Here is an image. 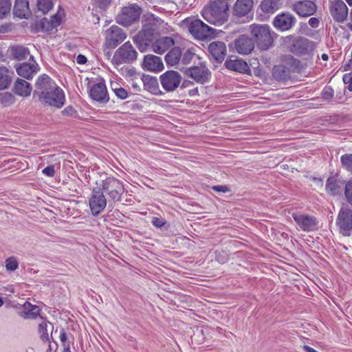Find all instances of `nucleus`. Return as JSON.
Segmentation results:
<instances>
[{"label":"nucleus","mask_w":352,"mask_h":352,"mask_svg":"<svg viewBox=\"0 0 352 352\" xmlns=\"http://www.w3.org/2000/svg\"><path fill=\"white\" fill-rule=\"evenodd\" d=\"M55 23H32L31 29L34 32H51L54 28H55L54 26Z\"/></svg>","instance_id":"473e14b6"},{"label":"nucleus","mask_w":352,"mask_h":352,"mask_svg":"<svg viewBox=\"0 0 352 352\" xmlns=\"http://www.w3.org/2000/svg\"><path fill=\"white\" fill-rule=\"evenodd\" d=\"M182 22H199V23H201L203 22L201 20L199 19H195V18H186L185 19H184Z\"/></svg>","instance_id":"13d9d810"},{"label":"nucleus","mask_w":352,"mask_h":352,"mask_svg":"<svg viewBox=\"0 0 352 352\" xmlns=\"http://www.w3.org/2000/svg\"><path fill=\"white\" fill-rule=\"evenodd\" d=\"M107 47L115 48L126 38V34L117 25H112L105 32Z\"/></svg>","instance_id":"f8f14e48"},{"label":"nucleus","mask_w":352,"mask_h":352,"mask_svg":"<svg viewBox=\"0 0 352 352\" xmlns=\"http://www.w3.org/2000/svg\"><path fill=\"white\" fill-rule=\"evenodd\" d=\"M113 85H114L113 83H111V87L118 98H119L120 99L124 100L128 97V93L124 89H123L122 87L114 88Z\"/></svg>","instance_id":"58836bf2"},{"label":"nucleus","mask_w":352,"mask_h":352,"mask_svg":"<svg viewBox=\"0 0 352 352\" xmlns=\"http://www.w3.org/2000/svg\"><path fill=\"white\" fill-rule=\"evenodd\" d=\"M189 31L197 40H211L218 36L221 31L209 27L206 23H190Z\"/></svg>","instance_id":"7ed1b4c3"},{"label":"nucleus","mask_w":352,"mask_h":352,"mask_svg":"<svg viewBox=\"0 0 352 352\" xmlns=\"http://www.w3.org/2000/svg\"><path fill=\"white\" fill-rule=\"evenodd\" d=\"M52 8L53 3L51 0H37L36 10L34 11L36 18L42 17L51 10Z\"/></svg>","instance_id":"bb28decb"},{"label":"nucleus","mask_w":352,"mask_h":352,"mask_svg":"<svg viewBox=\"0 0 352 352\" xmlns=\"http://www.w3.org/2000/svg\"><path fill=\"white\" fill-rule=\"evenodd\" d=\"M12 82V77L6 67H0V90L6 89Z\"/></svg>","instance_id":"c85d7f7f"},{"label":"nucleus","mask_w":352,"mask_h":352,"mask_svg":"<svg viewBox=\"0 0 352 352\" xmlns=\"http://www.w3.org/2000/svg\"><path fill=\"white\" fill-rule=\"evenodd\" d=\"M195 52L193 48L188 49L184 54L182 62L183 64L186 65L190 63L192 58L195 56Z\"/></svg>","instance_id":"a19ab883"},{"label":"nucleus","mask_w":352,"mask_h":352,"mask_svg":"<svg viewBox=\"0 0 352 352\" xmlns=\"http://www.w3.org/2000/svg\"><path fill=\"white\" fill-rule=\"evenodd\" d=\"M339 187L336 178L332 177L327 179L326 189L331 195H336L338 192Z\"/></svg>","instance_id":"72a5a7b5"},{"label":"nucleus","mask_w":352,"mask_h":352,"mask_svg":"<svg viewBox=\"0 0 352 352\" xmlns=\"http://www.w3.org/2000/svg\"><path fill=\"white\" fill-rule=\"evenodd\" d=\"M330 12L334 20L338 22L344 21L348 15V8L342 0H329Z\"/></svg>","instance_id":"dca6fc26"},{"label":"nucleus","mask_w":352,"mask_h":352,"mask_svg":"<svg viewBox=\"0 0 352 352\" xmlns=\"http://www.w3.org/2000/svg\"><path fill=\"white\" fill-rule=\"evenodd\" d=\"M18 261L14 257H10L6 261V267L8 271H14L18 268Z\"/></svg>","instance_id":"ea45409f"},{"label":"nucleus","mask_w":352,"mask_h":352,"mask_svg":"<svg viewBox=\"0 0 352 352\" xmlns=\"http://www.w3.org/2000/svg\"><path fill=\"white\" fill-rule=\"evenodd\" d=\"M40 309L38 306L32 305L29 302H26L23 305V310L20 315L25 319H34L39 315Z\"/></svg>","instance_id":"a878e982"},{"label":"nucleus","mask_w":352,"mask_h":352,"mask_svg":"<svg viewBox=\"0 0 352 352\" xmlns=\"http://www.w3.org/2000/svg\"><path fill=\"white\" fill-rule=\"evenodd\" d=\"M234 45L236 50L241 54H248L250 53L254 48V44L251 39L244 36L239 37L235 41Z\"/></svg>","instance_id":"5701e85b"},{"label":"nucleus","mask_w":352,"mask_h":352,"mask_svg":"<svg viewBox=\"0 0 352 352\" xmlns=\"http://www.w3.org/2000/svg\"><path fill=\"white\" fill-rule=\"evenodd\" d=\"M275 28L280 32H283L289 30L292 23H274Z\"/></svg>","instance_id":"a18cd8bd"},{"label":"nucleus","mask_w":352,"mask_h":352,"mask_svg":"<svg viewBox=\"0 0 352 352\" xmlns=\"http://www.w3.org/2000/svg\"><path fill=\"white\" fill-rule=\"evenodd\" d=\"M142 68L146 71L157 73L162 71L164 66L160 57L150 54L144 56Z\"/></svg>","instance_id":"f3484780"},{"label":"nucleus","mask_w":352,"mask_h":352,"mask_svg":"<svg viewBox=\"0 0 352 352\" xmlns=\"http://www.w3.org/2000/svg\"><path fill=\"white\" fill-rule=\"evenodd\" d=\"M42 173L46 176L53 177L55 174L54 166H47L42 170Z\"/></svg>","instance_id":"de8ad7c7"},{"label":"nucleus","mask_w":352,"mask_h":352,"mask_svg":"<svg viewBox=\"0 0 352 352\" xmlns=\"http://www.w3.org/2000/svg\"><path fill=\"white\" fill-rule=\"evenodd\" d=\"M102 188L107 192L113 201H118L124 192L122 182L113 177H107L102 180Z\"/></svg>","instance_id":"423d86ee"},{"label":"nucleus","mask_w":352,"mask_h":352,"mask_svg":"<svg viewBox=\"0 0 352 352\" xmlns=\"http://www.w3.org/2000/svg\"><path fill=\"white\" fill-rule=\"evenodd\" d=\"M60 340L61 341L63 346L65 344H69L67 342V336L65 331H62L60 334Z\"/></svg>","instance_id":"864d4df0"},{"label":"nucleus","mask_w":352,"mask_h":352,"mask_svg":"<svg viewBox=\"0 0 352 352\" xmlns=\"http://www.w3.org/2000/svg\"><path fill=\"white\" fill-rule=\"evenodd\" d=\"M144 20L147 22H155L157 21V19L155 16L154 14L151 13H146L144 15Z\"/></svg>","instance_id":"3c124183"},{"label":"nucleus","mask_w":352,"mask_h":352,"mask_svg":"<svg viewBox=\"0 0 352 352\" xmlns=\"http://www.w3.org/2000/svg\"><path fill=\"white\" fill-rule=\"evenodd\" d=\"M136 54L132 45L129 42H126L117 50L113 57V62L116 65L127 62L135 59Z\"/></svg>","instance_id":"ddd939ff"},{"label":"nucleus","mask_w":352,"mask_h":352,"mask_svg":"<svg viewBox=\"0 0 352 352\" xmlns=\"http://www.w3.org/2000/svg\"><path fill=\"white\" fill-rule=\"evenodd\" d=\"M14 92L21 97H28L32 92L30 84L22 79H17L14 85Z\"/></svg>","instance_id":"393cba45"},{"label":"nucleus","mask_w":352,"mask_h":352,"mask_svg":"<svg viewBox=\"0 0 352 352\" xmlns=\"http://www.w3.org/2000/svg\"><path fill=\"white\" fill-rule=\"evenodd\" d=\"M65 10L59 8L57 12L52 16V19L50 22H61L65 19Z\"/></svg>","instance_id":"79ce46f5"},{"label":"nucleus","mask_w":352,"mask_h":352,"mask_svg":"<svg viewBox=\"0 0 352 352\" xmlns=\"http://www.w3.org/2000/svg\"><path fill=\"white\" fill-rule=\"evenodd\" d=\"M343 81L348 85V89L352 91V75L351 74H345L343 76Z\"/></svg>","instance_id":"49530a36"},{"label":"nucleus","mask_w":352,"mask_h":352,"mask_svg":"<svg viewBox=\"0 0 352 352\" xmlns=\"http://www.w3.org/2000/svg\"><path fill=\"white\" fill-rule=\"evenodd\" d=\"M302 348L305 352H318L316 350H315L314 348L309 346L307 345H304Z\"/></svg>","instance_id":"bf43d9fd"},{"label":"nucleus","mask_w":352,"mask_h":352,"mask_svg":"<svg viewBox=\"0 0 352 352\" xmlns=\"http://www.w3.org/2000/svg\"><path fill=\"white\" fill-rule=\"evenodd\" d=\"M112 0H95V5L102 10H105L111 4Z\"/></svg>","instance_id":"37998d69"},{"label":"nucleus","mask_w":352,"mask_h":352,"mask_svg":"<svg viewBox=\"0 0 352 352\" xmlns=\"http://www.w3.org/2000/svg\"><path fill=\"white\" fill-rule=\"evenodd\" d=\"M63 352H71L69 344H65V346H63Z\"/></svg>","instance_id":"e2e57ef3"},{"label":"nucleus","mask_w":352,"mask_h":352,"mask_svg":"<svg viewBox=\"0 0 352 352\" xmlns=\"http://www.w3.org/2000/svg\"><path fill=\"white\" fill-rule=\"evenodd\" d=\"M12 14L16 19H33L28 0H15Z\"/></svg>","instance_id":"2eb2a0df"},{"label":"nucleus","mask_w":352,"mask_h":352,"mask_svg":"<svg viewBox=\"0 0 352 352\" xmlns=\"http://www.w3.org/2000/svg\"><path fill=\"white\" fill-rule=\"evenodd\" d=\"M184 74L199 83H204L210 78V72L204 64L186 69Z\"/></svg>","instance_id":"9b49d317"},{"label":"nucleus","mask_w":352,"mask_h":352,"mask_svg":"<svg viewBox=\"0 0 352 352\" xmlns=\"http://www.w3.org/2000/svg\"><path fill=\"white\" fill-rule=\"evenodd\" d=\"M295 20L294 16L289 12H284L278 15L274 22H293Z\"/></svg>","instance_id":"4c0bfd02"},{"label":"nucleus","mask_w":352,"mask_h":352,"mask_svg":"<svg viewBox=\"0 0 352 352\" xmlns=\"http://www.w3.org/2000/svg\"><path fill=\"white\" fill-rule=\"evenodd\" d=\"M345 195L348 201L352 204V179L346 185Z\"/></svg>","instance_id":"c03bdc74"},{"label":"nucleus","mask_w":352,"mask_h":352,"mask_svg":"<svg viewBox=\"0 0 352 352\" xmlns=\"http://www.w3.org/2000/svg\"><path fill=\"white\" fill-rule=\"evenodd\" d=\"M173 45L174 41L173 38L165 36L157 39L153 45L152 48L156 54H162Z\"/></svg>","instance_id":"b1692460"},{"label":"nucleus","mask_w":352,"mask_h":352,"mask_svg":"<svg viewBox=\"0 0 352 352\" xmlns=\"http://www.w3.org/2000/svg\"><path fill=\"white\" fill-rule=\"evenodd\" d=\"M87 58L84 56V55H82V54H79L77 57H76V62L79 65H84L87 63Z\"/></svg>","instance_id":"5fc2aeb1"},{"label":"nucleus","mask_w":352,"mask_h":352,"mask_svg":"<svg viewBox=\"0 0 352 352\" xmlns=\"http://www.w3.org/2000/svg\"><path fill=\"white\" fill-rule=\"evenodd\" d=\"M12 8L10 0H0V20L10 15Z\"/></svg>","instance_id":"7c9ffc66"},{"label":"nucleus","mask_w":352,"mask_h":352,"mask_svg":"<svg viewBox=\"0 0 352 352\" xmlns=\"http://www.w3.org/2000/svg\"><path fill=\"white\" fill-rule=\"evenodd\" d=\"M340 161L342 166L345 169L352 172V153L342 155Z\"/></svg>","instance_id":"c9c22d12"},{"label":"nucleus","mask_w":352,"mask_h":352,"mask_svg":"<svg viewBox=\"0 0 352 352\" xmlns=\"http://www.w3.org/2000/svg\"><path fill=\"white\" fill-rule=\"evenodd\" d=\"M151 223L154 226L157 228H161L165 224V221L161 218L153 217Z\"/></svg>","instance_id":"09e8293b"},{"label":"nucleus","mask_w":352,"mask_h":352,"mask_svg":"<svg viewBox=\"0 0 352 352\" xmlns=\"http://www.w3.org/2000/svg\"><path fill=\"white\" fill-rule=\"evenodd\" d=\"M252 34L254 36L258 45L263 50H267L272 45V36L267 25L253 24L251 26Z\"/></svg>","instance_id":"20e7f679"},{"label":"nucleus","mask_w":352,"mask_h":352,"mask_svg":"<svg viewBox=\"0 0 352 352\" xmlns=\"http://www.w3.org/2000/svg\"><path fill=\"white\" fill-rule=\"evenodd\" d=\"M253 0H236L233 7V14L242 17L247 15L252 9Z\"/></svg>","instance_id":"412c9836"},{"label":"nucleus","mask_w":352,"mask_h":352,"mask_svg":"<svg viewBox=\"0 0 352 352\" xmlns=\"http://www.w3.org/2000/svg\"><path fill=\"white\" fill-rule=\"evenodd\" d=\"M133 82L131 83V86L133 87V88L135 89V90H140V85L134 82V79H132Z\"/></svg>","instance_id":"680f3d73"},{"label":"nucleus","mask_w":352,"mask_h":352,"mask_svg":"<svg viewBox=\"0 0 352 352\" xmlns=\"http://www.w3.org/2000/svg\"><path fill=\"white\" fill-rule=\"evenodd\" d=\"M88 201L91 212L94 216L98 215L107 206V199L100 189H94Z\"/></svg>","instance_id":"39448f33"},{"label":"nucleus","mask_w":352,"mask_h":352,"mask_svg":"<svg viewBox=\"0 0 352 352\" xmlns=\"http://www.w3.org/2000/svg\"><path fill=\"white\" fill-rule=\"evenodd\" d=\"M208 50L217 61L221 62L226 55V46L224 43L216 41L211 43Z\"/></svg>","instance_id":"4be33fe9"},{"label":"nucleus","mask_w":352,"mask_h":352,"mask_svg":"<svg viewBox=\"0 0 352 352\" xmlns=\"http://www.w3.org/2000/svg\"><path fill=\"white\" fill-rule=\"evenodd\" d=\"M65 111L68 113H70V112L73 111V109L72 107H67L65 109Z\"/></svg>","instance_id":"338daca9"},{"label":"nucleus","mask_w":352,"mask_h":352,"mask_svg":"<svg viewBox=\"0 0 352 352\" xmlns=\"http://www.w3.org/2000/svg\"><path fill=\"white\" fill-rule=\"evenodd\" d=\"M160 81L165 91H173L179 86L182 76L176 71L168 70L160 76Z\"/></svg>","instance_id":"0eeeda50"},{"label":"nucleus","mask_w":352,"mask_h":352,"mask_svg":"<svg viewBox=\"0 0 352 352\" xmlns=\"http://www.w3.org/2000/svg\"><path fill=\"white\" fill-rule=\"evenodd\" d=\"M309 22H310V23H312V22H318V19L317 18L312 17V18H310V19H309Z\"/></svg>","instance_id":"0e129e2a"},{"label":"nucleus","mask_w":352,"mask_h":352,"mask_svg":"<svg viewBox=\"0 0 352 352\" xmlns=\"http://www.w3.org/2000/svg\"><path fill=\"white\" fill-rule=\"evenodd\" d=\"M182 51L179 47L173 48L165 56V60L168 65L175 66L180 60Z\"/></svg>","instance_id":"cd10ccee"},{"label":"nucleus","mask_w":352,"mask_h":352,"mask_svg":"<svg viewBox=\"0 0 352 352\" xmlns=\"http://www.w3.org/2000/svg\"><path fill=\"white\" fill-rule=\"evenodd\" d=\"M10 30L9 23H0V34L8 32Z\"/></svg>","instance_id":"603ef678"},{"label":"nucleus","mask_w":352,"mask_h":352,"mask_svg":"<svg viewBox=\"0 0 352 352\" xmlns=\"http://www.w3.org/2000/svg\"><path fill=\"white\" fill-rule=\"evenodd\" d=\"M89 94L92 100L97 102H107V90L103 79L97 80L94 83L89 84Z\"/></svg>","instance_id":"9d476101"},{"label":"nucleus","mask_w":352,"mask_h":352,"mask_svg":"<svg viewBox=\"0 0 352 352\" xmlns=\"http://www.w3.org/2000/svg\"><path fill=\"white\" fill-rule=\"evenodd\" d=\"M213 189L216 191L226 192L228 190L227 187L223 186H214Z\"/></svg>","instance_id":"4d7b16f0"},{"label":"nucleus","mask_w":352,"mask_h":352,"mask_svg":"<svg viewBox=\"0 0 352 352\" xmlns=\"http://www.w3.org/2000/svg\"><path fill=\"white\" fill-rule=\"evenodd\" d=\"M294 10L302 17H307L314 14L316 10V6L311 1H298L293 6Z\"/></svg>","instance_id":"a211bd4d"},{"label":"nucleus","mask_w":352,"mask_h":352,"mask_svg":"<svg viewBox=\"0 0 352 352\" xmlns=\"http://www.w3.org/2000/svg\"><path fill=\"white\" fill-rule=\"evenodd\" d=\"M11 50L12 54L19 59L25 58L29 54L28 49L22 46L13 47Z\"/></svg>","instance_id":"f704fd0d"},{"label":"nucleus","mask_w":352,"mask_h":352,"mask_svg":"<svg viewBox=\"0 0 352 352\" xmlns=\"http://www.w3.org/2000/svg\"><path fill=\"white\" fill-rule=\"evenodd\" d=\"M281 0H263L261 3L260 8L263 12L266 14L272 13L280 4Z\"/></svg>","instance_id":"c756f323"},{"label":"nucleus","mask_w":352,"mask_h":352,"mask_svg":"<svg viewBox=\"0 0 352 352\" xmlns=\"http://www.w3.org/2000/svg\"><path fill=\"white\" fill-rule=\"evenodd\" d=\"M14 102V98L10 93L0 94V103L3 106H9Z\"/></svg>","instance_id":"e433bc0d"},{"label":"nucleus","mask_w":352,"mask_h":352,"mask_svg":"<svg viewBox=\"0 0 352 352\" xmlns=\"http://www.w3.org/2000/svg\"><path fill=\"white\" fill-rule=\"evenodd\" d=\"M141 14L140 7L133 3L123 7L118 14L116 20L117 22H135L140 19Z\"/></svg>","instance_id":"1a4fd4ad"},{"label":"nucleus","mask_w":352,"mask_h":352,"mask_svg":"<svg viewBox=\"0 0 352 352\" xmlns=\"http://www.w3.org/2000/svg\"><path fill=\"white\" fill-rule=\"evenodd\" d=\"M146 79H148L149 80V82H151V85H153L154 86H157V79L155 78L148 77Z\"/></svg>","instance_id":"052dcab7"},{"label":"nucleus","mask_w":352,"mask_h":352,"mask_svg":"<svg viewBox=\"0 0 352 352\" xmlns=\"http://www.w3.org/2000/svg\"><path fill=\"white\" fill-rule=\"evenodd\" d=\"M202 16L208 22L227 21L229 19V7L226 2L210 0L202 10Z\"/></svg>","instance_id":"f03ea898"},{"label":"nucleus","mask_w":352,"mask_h":352,"mask_svg":"<svg viewBox=\"0 0 352 352\" xmlns=\"http://www.w3.org/2000/svg\"><path fill=\"white\" fill-rule=\"evenodd\" d=\"M333 91L331 87H325L322 93L323 98L326 100H329L333 97Z\"/></svg>","instance_id":"8fccbe9b"},{"label":"nucleus","mask_w":352,"mask_h":352,"mask_svg":"<svg viewBox=\"0 0 352 352\" xmlns=\"http://www.w3.org/2000/svg\"><path fill=\"white\" fill-rule=\"evenodd\" d=\"M46 352H52L50 344H47V349Z\"/></svg>","instance_id":"774afa93"},{"label":"nucleus","mask_w":352,"mask_h":352,"mask_svg":"<svg viewBox=\"0 0 352 352\" xmlns=\"http://www.w3.org/2000/svg\"><path fill=\"white\" fill-rule=\"evenodd\" d=\"M50 326H51V324L43 319L41 322L38 324V332L41 339L44 342L49 340L48 327Z\"/></svg>","instance_id":"2f4dec72"},{"label":"nucleus","mask_w":352,"mask_h":352,"mask_svg":"<svg viewBox=\"0 0 352 352\" xmlns=\"http://www.w3.org/2000/svg\"><path fill=\"white\" fill-rule=\"evenodd\" d=\"M227 69L239 73L249 74L250 72L248 63L241 58L231 57L225 63Z\"/></svg>","instance_id":"aec40b11"},{"label":"nucleus","mask_w":352,"mask_h":352,"mask_svg":"<svg viewBox=\"0 0 352 352\" xmlns=\"http://www.w3.org/2000/svg\"><path fill=\"white\" fill-rule=\"evenodd\" d=\"M35 92L43 103L57 108L64 104L65 95L63 90L46 74L38 78Z\"/></svg>","instance_id":"f257e3e1"},{"label":"nucleus","mask_w":352,"mask_h":352,"mask_svg":"<svg viewBox=\"0 0 352 352\" xmlns=\"http://www.w3.org/2000/svg\"><path fill=\"white\" fill-rule=\"evenodd\" d=\"M322 59L324 60H328V55L326 54H323L322 55Z\"/></svg>","instance_id":"69168bd1"},{"label":"nucleus","mask_w":352,"mask_h":352,"mask_svg":"<svg viewBox=\"0 0 352 352\" xmlns=\"http://www.w3.org/2000/svg\"><path fill=\"white\" fill-rule=\"evenodd\" d=\"M292 217L297 225V228L300 230L310 232L317 228L318 222L313 216L302 213H293Z\"/></svg>","instance_id":"4468645a"},{"label":"nucleus","mask_w":352,"mask_h":352,"mask_svg":"<svg viewBox=\"0 0 352 352\" xmlns=\"http://www.w3.org/2000/svg\"><path fill=\"white\" fill-rule=\"evenodd\" d=\"M336 223L340 233L344 236H349L352 230V210L347 207H342Z\"/></svg>","instance_id":"6e6552de"},{"label":"nucleus","mask_w":352,"mask_h":352,"mask_svg":"<svg viewBox=\"0 0 352 352\" xmlns=\"http://www.w3.org/2000/svg\"><path fill=\"white\" fill-rule=\"evenodd\" d=\"M15 68L19 76L30 79L38 70V65L35 61L32 60L30 63L16 65Z\"/></svg>","instance_id":"6ab92c4d"},{"label":"nucleus","mask_w":352,"mask_h":352,"mask_svg":"<svg viewBox=\"0 0 352 352\" xmlns=\"http://www.w3.org/2000/svg\"><path fill=\"white\" fill-rule=\"evenodd\" d=\"M126 75L129 77H133L134 79H136L138 78V74H136V72L133 69H129L126 72Z\"/></svg>","instance_id":"6e6d98bb"}]
</instances>
